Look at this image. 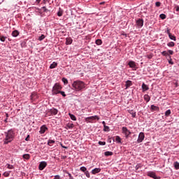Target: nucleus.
Here are the masks:
<instances>
[{"mask_svg":"<svg viewBox=\"0 0 179 179\" xmlns=\"http://www.w3.org/2000/svg\"><path fill=\"white\" fill-rule=\"evenodd\" d=\"M72 87L76 92H83L86 90V84L82 80H77L73 82Z\"/></svg>","mask_w":179,"mask_h":179,"instance_id":"nucleus-1","label":"nucleus"},{"mask_svg":"<svg viewBox=\"0 0 179 179\" xmlns=\"http://www.w3.org/2000/svg\"><path fill=\"white\" fill-rule=\"evenodd\" d=\"M5 138H3V144L8 145L15 139V131L11 129L4 132Z\"/></svg>","mask_w":179,"mask_h":179,"instance_id":"nucleus-2","label":"nucleus"},{"mask_svg":"<svg viewBox=\"0 0 179 179\" xmlns=\"http://www.w3.org/2000/svg\"><path fill=\"white\" fill-rule=\"evenodd\" d=\"M62 89V87L59 83H55L52 90V96L59 94L60 90Z\"/></svg>","mask_w":179,"mask_h":179,"instance_id":"nucleus-3","label":"nucleus"},{"mask_svg":"<svg viewBox=\"0 0 179 179\" xmlns=\"http://www.w3.org/2000/svg\"><path fill=\"white\" fill-rule=\"evenodd\" d=\"M122 134L124 135V138L126 139H128V138H129V136L131 135L132 132H131V130L128 129V127H123L122 128Z\"/></svg>","mask_w":179,"mask_h":179,"instance_id":"nucleus-4","label":"nucleus"},{"mask_svg":"<svg viewBox=\"0 0 179 179\" xmlns=\"http://www.w3.org/2000/svg\"><path fill=\"white\" fill-rule=\"evenodd\" d=\"M41 9L43 10L44 13H47L48 16L51 15V9H52V7L51 6V4H49V6L47 8V6H43Z\"/></svg>","mask_w":179,"mask_h":179,"instance_id":"nucleus-5","label":"nucleus"},{"mask_svg":"<svg viewBox=\"0 0 179 179\" xmlns=\"http://www.w3.org/2000/svg\"><path fill=\"white\" fill-rule=\"evenodd\" d=\"M94 120H97V121H99V120H100V117H99L98 115H94V116H90L85 118L86 122H93Z\"/></svg>","mask_w":179,"mask_h":179,"instance_id":"nucleus-6","label":"nucleus"},{"mask_svg":"<svg viewBox=\"0 0 179 179\" xmlns=\"http://www.w3.org/2000/svg\"><path fill=\"white\" fill-rule=\"evenodd\" d=\"M128 65L129 68H131L132 71H136L138 69L136 63L132 60L129 61Z\"/></svg>","mask_w":179,"mask_h":179,"instance_id":"nucleus-7","label":"nucleus"},{"mask_svg":"<svg viewBox=\"0 0 179 179\" xmlns=\"http://www.w3.org/2000/svg\"><path fill=\"white\" fill-rule=\"evenodd\" d=\"M144 139H145V133L140 132L138 134V139H137V143H142V142H143Z\"/></svg>","mask_w":179,"mask_h":179,"instance_id":"nucleus-8","label":"nucleus"},{"mask_svg":"<svg viewBox=\"0 0 179 179\" xmlns=\"http://www.w3.org/2000/svg\"><path fill=\"white\" fill-rule=\"evenodd\" d=\"M147 176L154 179H160V177H157L156 176V173L155 171H150L147 173Z\"/></svg>","mask_w":179,"mask_h":179,"instance_id":"nucleus-9","label":"nucleus"},{"mask_svg":"<svg viewBox=\"0 0 179 179\" xmlns=\"http://www.w3.org/2000/svg\"><path fill=\"white\" fill-rule=\"evenodd\" d=\"M136 23L138 29L143 27V20L139 18L136 20Z\"/></svg>","mask_w":179,"mask_h":179,"instance_id":"nucleus-10","label":"nucleus"},{"mask_svg":"<svg viewBox=\"0 0 179 179\" xmlns=\"http://www.w3.org/2000/svg\"><path fill=\"white\" fill-rule=\"evenodd\" d=\"M47 167V162H45V161H43L41 162L40 164H39V166H38V169L41 170V171H43L44 170L45 168Z\"/></svg>","mask_w":179,"mask_h":179,"instance_id":"nucleus-11","label":"nucleus"},{"mask_svg":"<svg viewBox=\"0 0 179 179\" xmlns=\"http://www.w3.org/2000/svg\"><path fill=\"white\" fill-rule=\"evenodd\" d=\"M48 129V127H47V126L43 125L40 128L39 134H45V131H47Z\"/></svg>","mask_w":179,"mask_h":179,"instance_id":"nucleus-12","label":"nucleus"},{"mask_svg":"<svg viewBox=\"0 0 179 179\" xmlns=\"http://www.w3.org/2000/svg\"><path fill=\"white\" fill-rule=\"evenodd\" d=\"M74 127H75V124H73V123H67L64 127V128L65 129H73Z\"/></svg>","mask_w":179,"mask_h":179,"instance_id":"nucleus-13","label":"nucleus"},{"mask_svg":"<svg viewBox=\"0 0 179 179\" xmlns=\"http://www.w3.org/2000/svg\"><path fill=\"white\" fill-rule=\"evenodd\" d=\"M101 171V169L100 168H95L92 170L91 173L92 174H97Z\"/></svg>","mask_w":179,"mask_h":179,"instance_id":"nucleus-14","label":"nucleus"},{"mask_svg":"<svg viewBox=\"0 0 179 179\" xmlns=\"http://www.w3.org/2000/svg\"><path fill=\"white\" fill-rule=\"evenodd\" d=\"M141 87L143 89V92H146V91L149 90V87L144 83H143Z\"/></svg>","mask_w":179,"mask_h":179,"instance_id":"nucleus-15","label":"nucleus"},{"mask_svg":"<svg viewBox=\"0 0 179 179\" xmlns=\"http://www.w3.org/2000/svg\"><path fill=\"white\" fill-rule=\"evenodd\" d=\"M73 41L72 40L71 38H66V45H71V44H72V42Z\"/></svg>","mask_w":179,"mask_h":179,"instance_id":"nucleus-16","label":"nucleus"},{"mask_svg":"<svg viewBox=\"0 0 179 179\" xmlns=\"http://www.w3.org/2000/svg\"><path fill=\"white\" fill-rule=\"evenodd\" d=\"M150 110L151 111H159V107L155 105H151L150 106Z\"/></svg>","mask_w":179,"mask_h":179,"instance_id":"nucleus-17","label":"nucleus"},{"mask_svg":"<svg viewBox=\"0 0 179 179\" xmlns=\"http://www.w3.org/2000/svg\"><path fill=\"white\" fill-rule=\"evenodd\" d=\"M126 89H128L132 86V81L131 80H127L125 83Z\"/></svg>","mask_w":179,"mask_h":179,"instance_id":"nucleus-18","label":"nucleus"},{"mask_svg":"<svg viewBox=\"0 0 179 179\" xmlns=\"http://www.w3.org/2000/svg\"><path fill=\"white\" fill-rule=\"evenodd\" d=\"M20 32L17 30H14L11 36H13V37H17V36H19Z\"/></svg>","mask_w":179,"mask_h":179,"instance_id":"nucleus-19","label":"nucleus"},{"mask_svg":"<svg viewBox=\"0 0 179 179\" xmlns=\"http://www.w3.org/2000/svg\"><path fill=\"white\" fill-rule=\"evenodd\" d=\"M58 64L55 62H53L52 64H50V69H54L55 68H57Z\"/></svg>","mask_w":179,"mask_h":179,"instance_id":"nucleus-20","label":"nucleus"},{"mask_svg":"<svg viewBox=\"0 0 179 179\" xmlns=\"http://www.w3.org/2000/svg\"><path fill=\"white\" fill-rule=\"evenodd\" d=\"M129 114L132 116L133 118H135L136 117V112L134 110H129Z\"/></svg>","mask_w":179,"mask_h":179,"instance_id":"nucleus-21","label":"nucleus"},{"mask_svg":"<svg viewBox=\"0 0 179 179\" xmlns=\"http://www.w3.org/2000/svg\"><path fill=\"white\" fill-rule=\"evenodd\" d=\"M50 113L53 115H57V114H58V110L55 108H52L50 109Z\"/></svg>","mask_w":179,"mask_h":179,"instance_id":"nucleus-22","label":"nucleus"},{"mask_svg":"<svg viewBox=\"0 0 179 179\" xmlns=\"http://www.w3.org/2000/svg\"><path fill=\"white\" fill-rule=\"evenodd\" d=\"M144 100L146 101V103H149L150 101V96L148 94H145Z\"/></svg>","mask_w":179,"mask_h":179,"instance_id":"nucleus-23","label":"nucleus"},{"mask_svg":"<svg viewBox=\"0 0 179 179\" xmlns=\"http://www.w3.org/2000/svg\"><path fill=\"white\" fill-rule=\"evenodd\" d=\"M62 15H64V10H62L61 8H59V11L57 12V16H59V17H61V16H62Z\"/></svg>","mask_w":179,"mask_h":179,"instance_id":"nucleus-24","label":"nucleus"},{"mask_svg":"<svg viewBox=\"0 0 179 179\" xmlns=\"http://www.w3.org/2000/svg\"><path fill=\"white\" fill-rule=\"evenodd\" d=\"M104 155H105V156L108 157V156H113L114 155V153L111 151H106L104 152Z\"/></svg>","mask_w":179,"mask_h":179,"instance_id":"nucleus-25","label":"nucleus"},{"mask_svg":"<svg viewBox=\"0 0 179 179\" xmlns=\"http://www.w3.org/2000/svg\"><path fill=\"white\" fill-rule=\"evenodd\" d=\"M169 37L170 40H173V41H177V38H176V36L171 34L169 35Z\"/></svg>","mask_w":179,"mask_h":179,"instance_id":"nucleus-26","label":"nucleus"},{"mask_svg":"<svg viewBox=\"0 0 179 179\" xmlns=\"http://www.w3.org/2000/svg\"><path fill=\"white\" fill-rule=\"evenodd\" d=\"M69 115L72 121H76V116L72 113H69Z\"/></svg>","mask_w":179,"mask_h":179,"instance_id":"nucleus-27","label":"nucleus"},{"mask_svg":"<svg viewBox=\"0 0 179 179\" xmlns=\"http://www.w3.org/2000/svg\"><path fill=\"white\" fill-rule=\"evenodd\" d=\"M53 143H55V141L51 140V139H49V140L48 141V146H52V144H53Z\"/></svg>","mask_w":179,"mask_h":179,"instance_id":"nucleus-28","label":"nucleus"},{"mask_svg":"<svg viewBox=\"0 0 179 179\" xmlns=\"http://www.w3.org/2000/svg\"><path fill=\"white\" fill-rule=\"evenodd\" d=\"M95 43L96 45H101V44H103V41H101V39H97L96 40Z\"/></svg>","mask_w":179,"mask_h":179,"instance_id":"nucleus-29","label":"nucleus"},{"mask_svg":"<svg viewBox=\"0 0 179 179\" xmlns=\"http://www.w3.org/2000/svg\"><path fill=\"white\" fill-rule=\"evenodd\" d=\"M162 55H163L164 57H166L167 58V57H169L170 55H169V52L167 51H163L162 52Z\"/></svg>","mask_w":179,"mask_h":179,"instance_id":"nucleus-30","label":"nucleus"},{"mask_svg":"<svg viewBox=\"0 0 179 179\" xmlns=\"http://www.w3.org/2000/svg\"><path fill=\"white\" fill-rule=\"evenodd\" d=\"M103 131L105 132H110V127L106 125V126H103Z\"/></svg>","mask_w":179,"mask_h":179,"instance_id":"nucleus-31","label":"nucleus"},{"mask_svg":"<svg viewBox=\"0 0 179 179\" xmlns=\"http://www.w3.org/2000/svg\"><path fill=\"white\" fill-rule=\"evenodd\" d=\"M23 159H26V160H29L30 159V155L29 154H24L22 155Z\"/></svg>","mask_w":179,"mask_h":179,"instance_id":"nucleus-32","label":"nucleus"},{"mask_svg":"<svg viewBox=\"0 0 179 179\" xmlns=\"http://www.w3.org/2000/svg\"><path fill=\"white\" fill-rule=\"evenodd\" d=\"M173 166H174L176 170H179V163H178V162H174Z\"/></svg>","mask_w":179,"mask_h":179,"instance_id":"nucleus-33","label":"nucleus"},{"mask_svg":"<svg viewBox=\"0 0 179 179\" xmlns=\"http://www.w3.org/2000/svg\"><path fill=\"white\" fill-rule=\"evenodd\" d=\"M6 166L7 169H8L9 170H13V169H15V167H13V165H10V164H7Z\"/></svg>","mask_w":179,"mask_h":179,"instance_id":"nucleus-34","label":"nucleus"},{"mask_svg":"<svg viewBox=\"0 0 179 179\" xmlns=\"http://www.w3.org/2000/svg\"><path fill=\"white\" fill-rule=\"evenodd\" d=\"M115 141L117 143H121V137H120V136H117L116 138H115Z\"/></svg>","mask_w":179,"mask_h":179,"instance_id":"nucleus-35","label":"nucleus"},{"mask_svg":"<svg viewBox=\"0 0 179 179\" xmlns=\"http://www.w3.org/2000/svg\"><path fill=\"white\" fill-rule=\"evenodd\" d=\"M174 45H176V43H174V42H173V41L167 43L168 47H174Z\"/></svg>","mask_w":179,"mask_h":179,"instance_id":"nucleus-36","label":"nucleus"},{"mask_svg":"<svg viewBox=\"0 0 179 179\" xmlns=\"http://www.w3.org/2000/svg\"><path fill=\"white\" fill-rule=\"evenodd\" d=\"M170 114H171V110L170 109L167 110L166 112H165V116L166 117H169L170 115Z\"/></svg>","mask_w":179,"mask_h":179,"instance_id":"nucleus-37","label":"nucleus"},{"mask_svg":"<svg viewBox=\"0 0 179 179\" xmlns=\"http://www.w3.org/2000/svg\"><path fill=\"white\" fill-rule=\"evenodd\" d=\"M44 38H45V35L42 34L41 36L38 37V41H43V40H44Z\"/></svg>","mask_w":179,"mask_h":179,"instance_id":"nucleus-38","label":"nucleus"},{"mask_svg":"<svg viewBox=\"0 0 179 179\" xmlns=\"http://www.w3.org/2000/svg\"><path fill=\"white\" fill-rule=\"evenodd\" d=\"M80 171H83V173H85V171H87V169L85 166H81L80 168Z\"/></svg>","mask_w":179,"mask_h":179,"instance_id":"nucleus-39","label":"nucleus"},{"mask_svg":"<svg viewBox=\"0 0 179 179\" xmlns=\"http://www.w3.org/2000/svg\"><path fill=\"white\" fill-rule=\"evenodd\" d=\"M62 80L63 83H64V85H68V79L67 78H63L62 79Z\"/></svg>","mask_w":179,"mask_h":179,"instance_id":"nucleus-40","label":"nucleus"},{"mask_svg":"<svg viewBox=\"0 0 179 179\" xmlns=\"http://www.w3.org/2000/svg\"><path fill=\"white\" fill-rule=\"evenodd\" d=\"M62 94V96H63V97H66V94H65V92H64V91H59V94Z\"/></svg>","mask_w":179,"mask_h":179,"instance_id":"nucleus-41","label":"nucleus"},{"mask_svg":"<svg viewBox=\"0 0 179 179\" xmlns=\"http://www.w3.org/2000/svg\"><path fill=\"white\" fill-rule=\"evenodd\" d=\"M159 17L162 20H164L166 19V16L165 14H160Z\"/></svg>","mask_w":179,"mask_h":179,"instance_id":"nucleus-42","label":"nucleus"},{"mask_svg":"<svg viewBox=\"0 0 179 179\" xmlns=\"http://www.w3.org/2000/svg\"><path fill=\"white\" fill-rule=\"evenodd\" d=\"M84 173H85L86 177H87V178H90V173H89V171H87Z\"/></svg>","mask_w":179,"mask_h":179,"instance_id":"nucleus-43","label":"nucleus"},{"mask_svg":"<svg viewBox=\"0 0 179 179\" xmlns=\"http://www.w3.org/2000/svg\"><path fill=\"white\" fill-rule=\"evenodd\" d=\"M99 145H100L101 146H105L106 145V141H99Z\"/></svg>","mask_w":179,"mask_h":179,"instance_id":"nucleus-44","label":"nucleus"},{"mask_svg":"<svg viewBox=\"0 0 179 179\" xmlns=\"http://www.w3.org/2000/svg\"><path fill=\"white\" fill-rule=\"evenodd\" d=\"M31 100H34V97H36V93L33 92L31 96Z\"/></svg>","mask_w":179,"mask_h":179,"instance_id":"nucleus-45","label":"nucleus"},{"mask_svg":"<svg viewBox=\"0 0 179 179\" xmlns=\"http://www.w3.org/2000/svg\"><path fill=\"white\" fill-rule=\"evenodd\" d=\"M141 167H142L141 164H138L137 165H136L135 169H136V170H139V169H141Z\"/></svg>","mask_w":179,"mask_h":179,"instance_id":"nucleus-46","label":"nucleus"},{"mask_svg":"<svg viewBox=\"0 0 179 179\" xmlns=\"http://www.w3.org/2000/svg\"><path fill=\"white\" fill-rule=\"evenodd\" d=\"M5 40H6V37H5V36H0V41H1L2 43H4Z\"/></svg>","mask_w":179,"mask_h":179,"instance_id":"nucleus-47","label":"nucleus"},{"mask_svg":"<svg viewBox=\"0 0 179 179\" xmlns=\"http://www.w3.org/2000/svg\"><path fill=\"white\" fill-rule=\"evenodd\" d=\"M161 5H162V3H160V1H157L155 3V6H157V8L160 7Z\"/></svg>","mask_w":179,"mask_h":179,"instance_id":"nucleus-48","label":"nucleus"},{"mask_svg":"<svg viewBox=\"0 0 179 179\" xmlns=\"http://www.w3.org/2000/svg\"><path fill=\"white\" fill-rule=\"evenodd\" d=\"M167 52H168L169 55H173V54H174V51H173L171 50H169Z\"/></svg>","mask_w":179,"mask_h":179,"instance_id":"nucleus-49","label":"nucleus"},{"mask_svg":"<svg viewBox=\"0 0 179 179\" xmlns=\"http://www.w3.org/2000/svg\"><path fill=\"white\" fill-rule=\"evenodd\" d=\"M169 64H170V65H174V62H173L172 59H170L168 60Z\"/></svg>","mask_w":179,"mask_h":179,"instance_id":"nucleus-50","label":"nucleus"},{"mask_svg":"<svg viewBox=\"0 0 179 179\" xmlns=\"http://www.w3.org/2000/svg\"><path fill=\"white\" fill-rule=\"evenodd\" d=\"M165 33H167L168 36H169V34H171V33L170 32V29L167 28L166 31H165Z\"/></svg>","mask_w":179,"mask_h":179,"instance_id":"nucleus-51","label":"nucleus"},{"mask_svg":"<svg viewBox=\"0 0 179 179\" xmlns=\"http://www.w3.org/2000/svg\"><path fill=\"white\" fill-rule=\"evenodd\" d=\"M54 179H61V176H59V175H56L55 176Z\"/></svg>","mask_w":179,"mask_h":179,"instance_id":"nucleus-52","label":"nucleus"},{"mask_svg":"<svg viewBox=\"0 0 179 179\" xmlns=\"http://www.w3.org/2000/svg\"><path fill=\"white\" fill-rule=\"evenodd\" d=\"M40 2H41V0H36L35 3H36V5H38V3H40Z\"/></svg>","mask_w":179,"mask_h":179,"instance_id":"nucleus-53","label":"nucleus"},{"mask_svg":"<svg viewBox=\"0 0 179 179\" xmlns=\"http://www.w3.org/2000/svg\"><path fill=\"white\" fill-rule=\"evenodd\" d=\"M29 138H30V135H28V136H27V138H25V141H26L27 142H28Z\"/></svg>","mask_w":179,"mask_h":179,"instance_id":"nucleus-54","label":"nucleus"},{"mask_svg":"<svg viewBox=\"0 0 179 179\" xmlns=\"http://www.w3.org/2000/svg\"><path fill=\"white\" fill-rule=\"evenodd\" d=\"M167 61H169V59H171V56H170V55L166 57Z\"/></svg>","mask_w":179,"mask_h":179,"instance_id":"nucleus-55","label":"nucleus"},{"mask_svg":"<svg viewBox=\"0 0 179 179\" xmlns=\"http://www.w3.org/2000/svg\"><path fill=\"white\" fill-rule=\"evenodd\" d=\"M43 3L46 4L48 2V0H43Z\"/></svg>","mask_w":179,"mask_h":179,"instance_id":"nucleus-56","label":"nucleus"},{"mask_svg":"<svg viewBox=\"0 0 179 179\" xmlns=\"http://www.w3.org/2000/svg\"><path fill=\"white\" fill-rule=\"evenodd\" d=\"M62 148H63V149H68V147L64 146L62 145Z\"/></svg>","mask_w":179,"mask_h":179,"instance_id":"nucleus-57","label":"nucleus"},{"mask_svg":"<svg viewBox=\"0 0 179 179\" xmlns=\"http://www.w3.org/2000/svg\"><path fill=\"white\" fill-rule=\"evenodd\" d=\"M176 12H179V6L176 7Z\"/></svg>","mask_w":179,"mask_h":179,"instance_id":"nucleus-58","label":"nucleus"},{"mask_svg":"<svg viewBox=\"0 0 179 179\" xmlns=\"http://www.w3.org/2000/svg\"><path fill=\"white\" fill-rule=\"evenodd\" d=\"M102 124H103V127L106 126V122H105V121H103V122H102Z\"/></svg>","mask_w":179,"mask_h":179,"instance_id":"nucleus-59","label":"nucleus"},{"mask_svg":"<svg viewBox=\"0 0 179 179\" xmlns=\"http://www.w3.org/2000/svg\"><path fill=\"white\" fill-rule=\"evenodd\" d=\"M5 122H8V118L4 120Z\"/></svg>","mask_w":179,"mask_h":179,"instance_id":"nucleus-60","label":"nucleus"},{"mask_svg":"<svg viewBox=\"0 0 179 179\" xmlns=\"http://www.w3.org/2000/svg\"><path fill=\"white\" fill-rule=\"evenodd\" d=\"M6 117H8V114H6Z\"/></svg>","mask_w":179,"mask_h":179,"instance_id":"nucleus-61","label":"nucleus"},{"mask_svg":"<svg viewBox=\"0 0 179 179\" xmlns=\"http://www.w3.org/2000/svg\"><path fill=\"white\" fill-rule=\"evenodd\" d=\"M0 177H1V173H0Z\"/></svg>","mask_w":179,"mask_h":179,"instance_id":"nucleus-62","label":"nucleus"}]
</instances>
